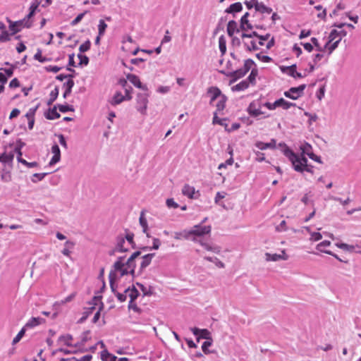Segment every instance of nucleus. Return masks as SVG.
<instances>
[{"mask_svg":"<svg viewBox=\"0 0 361 361\" xmlns=\"http://www.w3.org/2000/svg\"><path fill=\"white\" fill-rule=\"evenodd\" d=\"M277 147L281 150L283 154L288 158L294 171L301 173H304V168L307 166L308 161L306 157L303 156V154H299V153L295 152L283 142H279Z\"/></svg>","mask_w":361,"mask_h":361,"instance_id":"1","label":"nucleus"},{"mask_svg":"<svg viewBox=\"0 0 361 361\" xmlns=\"http://www.w3.org/2000/svg\"><path fill=\"white\" fill-rule=\"evenodd\" d=\"M206 96L210 98L209 104L214 105V102L218 99L215 104L216 111H222L226 108L228 97L222 93L221 90L216 86L209 87L207 90Z\"/></svg>","mask_w":361,"mask_h":361,"instance_id":"2","label":"nucleus"},{"mask_svg":"<svg viewBox=\"0 0 361 361\" xmlns=\"http://www.w3.org/2000/svg\"><path fill=\"white\" fill-rule=\"evenodd\" d=\"M125 258L126 256L118 257L116 261L114 263L112 269L110 271L118 273L120 278L128 275V267L126 266V262H124Z\"/></svg>","mask_w":361,"mask_h":361,"instance_id":"3","label":"nucleus"},{"mask_svg":"<svg viewBox=\"0 0 361 361\" xmlns=\"http://www.w3.org/2000/svg\"><path fill=\"white\" fill-rule=\"evenodd\" d=\"M306 88L305 84H301L298 87H292L283 92V95L290 99L296 100L303 95Z\"/></svg>","mask_w":361,"mask_h":361,"instance_id":"4","label":"nucleus"},{"mask_svg":"<svg viewBox=\"0 0 361 361\" xmlns=\"http://www.w3.org/2000/svg\"><path fill=\"white\" fill-rule=\"evenodd\" d=\"M148 97L147 93H138L136 97V109L140 114L145 115L147 112V104H148Z\"/></svg>","mask_w":361,"mask_h":361,"instance_id":"5","label":"nucleus"},{"mask_svg":"<svg viewBox=\"0 0 361 361\" xmlns=\"http://www.w3.org/2000/svg\"><path fill=\"white\" fill-rule=\"evenodd\" d=\"M141 255L140 250L134 252L126 262V266L128 267V275L135 277L136 262L135 259Z\"/></svg>","mask_w":361,"mask_h":361,"instance_id":"6","label":"nucleus"},{"mask_svg":"<svg viewBox=\"0 0 361 361\" xmlns=\"http://www.w3.org/2000/svg\"><path fill=\"white\" fill-rule=\"evenodd\" d=\"M192 241H196L197 238L204 237L211 233V226H202L201 224L195 225L192 228Z\"/></svg>","mask_w":361,"mask_h":361,"instance_id":"7","label":"nucleus"},{"mask_svg":"<svg viewBox=\"0 0 361 361\" xmlns=\"http://www.w3.org/2000/svg\"><path fill=\"white\" fill-rule=\"evenodd\" d=\"M219 73L231 78L229 82L230 84L236 82L238 80L243 78L246 75V73L241 69V68L231 71L221 70L219 71Z\"/></svg>","mask_w":361,"mask_h":361,"instance_id":"8","label":"nucleus"},{"mask_svg":"<svg viewBox=\"0 0 361 361\" xmlns=\"http://www.w3.org/2000/svg\"><path fill=\"white\" fill-rule=\"evenodd\" d=\"M182 194L190 199H197L200 194L199 190L196 191L193 186L185 184L182 188Z\"/></svg>","mask_w":361,"mask_h":361,"instance_id":"9","label":"nucleus"},{"mask_svg":"<svg viewBox=\"0 0 361 361\" xmlns=\"http://www.w3.org/2000/svg\"><path fill=\"white\" fill-rule=\"evenodd\" d=\"M126 78L137 88L141 89L144 91H148L147 85L142 84L140 80V78L137 75L132 73H128L126 75Z\"/></svg>","mask_w":361,"mask_h":361,"instance_id":"10","label":"nucleus"},{"mask_svg":"<svg viewBox=\"0 0 361 361\" xmlns=\"http://www.w3.org/2000/svg\"><path fill=\"white\" fill-rule=\"evenodd\" d=\"M193 335L195 338H212L211 332L207 329H200L197 327L191 328Z\"/></svg>","mask_w":361,"mask_h":361,"instance_id":"11","label":"nucleus"},{"mask_svg":"<svg viewBox=\"0 0 361 361\" xmlns=\"http://www.w3.org/2000/svg\"><path fill=\"white\" fill-rule=\"evenodd\" d=\"M257 101L254 100L252 102H250L249 106H247V111L251 117L257 118L263 114V111H262L260 109L261 104L258 105L259 108H257Z\"/></svg>","mask_w":361,"mask_h":361,"instance_id":"12","label":"nucleus"},{"mask_svg":"<svg viewBox=\"0 0 361 361\" xmlns=\"http://www.w3.org/2000/svg\"><path fill=\"white\" fill-rule=\"evenodd\" d=\"M7 21L9 23V30L11 31V35H15L19 32L22 27H24V20H20L17 21H12L10 19L7 18Z\"/></svg>","mask_w":361,"mask_h":361,"instance_id":"13","label":"nucleus"},{"mask_svg":"<svg viewBox=\"0 0 361 361\" xmlns=\"http://www.w3.org/2000/svg\"><path fill=\"white\" fill-rule=\"evenodd\" d=\"M154 256L155 253H148L142 257V262L139 269V274H142V271L151 264L152 260Z\"/></svg>","mask_w":361,"mask_h":361,"instance_id":"14","label":"nucleus"},{"mask_svg":"<svg viewBox=\"0 0 361 361\" xmlns=\"http://www.w3.org/2000/svg\"><path fill=\"white\" fill-rule=\"evenodd\" d=\"M255 146L260 150H265L267 149H275L276 147V140L272 138L269 142L257 141L255 142Z\"/></svg>","mask_w":361,"mask_h":361,"instance_id":"15","label":"nucleus"},{"mask_svg":"<svg viewBox=\"0 0 361 361\" xmlns=\"http://www.w3.org/2000/svg\"><path fill=\"white\" fill-rule=\"evenodd\" d=\"M57 105H54L52 108H49L44 114V117L47 120H55L61 117V114L57 111Z\"/></svg>","mask_w":361,"mask_h":361,"instance_id":"16","label":"nucleus"},{"mask_svg":"<svg viewBox=\"0 0 361 361\" xmlns=\"http://www.w3.org/2000/svg\"><path fill=\"white\" fill-rule=\"evenodd\" d=\"M126 242L123 234H119L116 238V250L117 252H126L128 251V248L124 247L123 245Z\"/></svg>","mask_w":361,"mask_h":361,"instance_id":"17","label":"nucleus"},{"mask_svg":"<svg viewBox=\"0 0 361 361\" xmlns=\"http://www.w3.org/2000/svg\"><path fill=\"white\" fill-rule=\"evenodd\" d=\"M119 279H121V278L119 277V276L117 275V273H115L114 271H110V273L109 274V285H110L111 290L114 294H115L118 292L116 290L117 288H118V285L116 283V281Z\"/></svg>","mask_w":361,"mask_h":361,"instance_id":"18","label":"nucleus"},{"mask_svg":"<svg viewBox=\"0 0 361 361\" xmlns=\"http://www.w3.org/2000/svg\"><path fill=\"white\" fill-rule=\"evenodd\" d=\"M243 8V5L240 2H235L231 4L227 8H226L225 13L233 14L235 17V14L241 12Z\"/></svg>","mask_w":361,"mask_h":361,"instance_id":"19","label":"nucleus"},{"mask_svg":"<svg viewBox=\"0 0 361 361\" xmlns=\"http://www.w3.org/2000/svg\"><path fill=\"white\" fill-rule=\"evenodd\" d=\"M145 210L141 211L140 218H139V222H140V225L142 228V232L146 234L147 238H150L151 235L148 233L149 227H148L147 220L145 216Z\"/></svg>","mask_w":361,"mask_h":361,"instance_id":"20","label":"nucleus"},{"mask_svg":"<svg viewBox=\"0 0 361 361\" xmlns=\"http://www.w3.org/2000/svg\"><path fill=\"white\" fill-rule=\"evenodd\" d=\"M240 30H241L240 27H238V23L235 20H231L228 21L226 31L229 37H233L235 32L238 33L240 32Z\"/></svg>","mask_w":361,"mask_h":361,"instance_id":"21","label":"nucleus"},{"mask_svg":"<svg viewBox=\"0 0 361 361\" xmlns=\"http://www.w3.org/2000/svg\"><path fill=\"white\" fill-rule=\"evenodd\" d=\"M37 11H39V10H37V9H35L32 7H29V12L27 14V16L23 19L24 20V27H26V28H30L32 25V21H30V20L31 18H32Z\"/></svg>","mask_w":361,"mask_h":361,"instance_id":"22","label":"nucleus"},{"mask_svg":"<svg viewBox=\"0 0 361 361\" xmlns=\"http://www.w3.org/2000/svg\"><path fill=\"white\" fill-rule=\"evenodd\" d=\"M266 256V260L267 261H271V262H277L279 260H286L288 259V257L286 256L284 251H283V255L279 254H271L267 252L265 254Z\"/></svg>","mask_w":361,"mask_h":361,"instance_id":"23","label":"nucleus"},{"mask_svg":"<svg viewBox=\"0 0 361 361\" xmlns=\"http://www.w3.org/2000/svg\"><path fill=\"white\" fill-rule=\"evenodd\" d=\"M129 293L128 296L130 298V301H135L140 296V292L134 285L129 286L125 290V293Z\"/></svg>","mask_w":361,"mask_h":361,"instance_id":"24","label":"nucleus"},{"mask_svg":"<svg viewBox=\"0 0 361 361\" xmlns=\"http://www.w3.org/2000/svg\"><path fill=\"white\" fill-rule=\"evenodd\" d=\"M75 85L73 79L72 80H67L66 82H65L63 85V88H65V90L63 93V97L64 99H66L72 92V89Z\"/></svg>","mask_w":361,"mask_h":361,"instance_id":"25","label":"nucleus"},{"mask_svg":"<svg viewBox=\"0 0 361 361\" xmlns=\"http://www.w3.org/2000/svg\"><path fill=\"white\" fill-rule=\"evenodd\" d=\"M346 35H347V31L345 30H341L338 31L336 29H333L329 35V38H330V41H334L337 37L338 39L341 38V40L342 38L343 37H345Z\"/></svg>","mask_w":361,"mask_h":361,"instance_id":"26","label":"nucleus"},{"mask_svg":"<svg viewBox=\"0 0 361 361\" xmlns=\"http://www.w3.org/2000/svg\"><path fill=\"white\" fill-rule=\"evenodd\" d=\"M44 322V319L41 317H31L25 324V328L32 329L35 327Z\"/></svg>","mask_w":361,"mask_h":361,"instance_id":"27","label":"nucleus"},{"mask_svg":"<svg viewBox=\"0 0 361 361\" xmlns=\"http://www.w3.org/2000/svg\"><path fill=\"white\" fill-rule=\"evenodd\" d=\"M14 159V154L13 152L6 153V152L0 154V162L6 164H12Z\"/></svg>","mask_w":361,"mask_h":361,"instance_id":"28","label":"nucleus"},{"mask_svg":"<svg viewBox=\"0 0 361 361\" xmlns=\"http://www.w3.org/2000/svg\"><path fill=\"white\" fill-rule=\"evenodd\" d=\"M258 75V69L257 67H253L250 71V73L247 76V78L245 79L247 82H249L251 85H256V78Z\"/></svg>","mask_w":361,"mask_h":361,"instance_id":"29","label":"nucleus"},{"mask_svg":"<svg viewBox=\"0 0 361 361\" xmlns=\"http://www.w3.org/2000/svg\"><path fill=\"white\" fill-rule=\"evenodd\" d=\"M300 149L301 150V152L299 153V154H303V156L305 157H308V154H311L313 152L312 145L305 141L302 144H301V145L300 146Z\"/></svg>","mask_w":361,"mask_h":361,"instance_id":"30","label":"nucleus"},{"mask_svg":"<svg viewBox=\"0 0 361 361\" xmlns=\"http://www.w3.org/2000/svg\"><path fill=\"white\" fill-rule=\"evenodd\" d=\"M125 101V99L123 97V95L121 92H116L111 99L109 101L110 104L113 106H116L121 102Z\"/></svg>","mask_w":361,"mask_h":361,"instance_id":"31","label":"nucleus"},{"mask_svg":"<svg viewBox=\"0 0 361 361\" xmlns=\"http://www.w3.org/2000/svg\"><path fill=\"white\" fill-rule=\"evenodd\" d=\"M250 86V84L248 82H247L245 80H243L242 81H240L239 83H238L237 85L233 86L231 87V90L233 92H240V91H243L246 89H247Z\"/></svg>","mask_w":361,"mask_h":361,"instance_id":"32","label":"nucleus"},{"mask_svg":"<svg viewBox=\"0 0 361 361\" xmlns=\"http://www.w3.org/2000/svg\"><path fill=\"white\" fill-rule=\"evenodd\" d=\"M226 20H227L226 16H222L219 18L218 23L213 31V37H215L219 33V32L224 30V23Z\"/></svg>","mask_w":361,"mask_h":361,"instance_id":"33","label":"nucleus"},{"mask_svg":"<svg viewBox=\"0 0 361 361\" xmlns=\"http://www.w3.org/2000/svg\"><path fill=\"white\" fill-rule=\"evenodd\" d=\"M256 67L255 62L252 59H247L244 61V65L241 69L247 74L252 68Z\"/></svg>","mask_w":361,"mask_h":361,"instance_id":"34","label":"nucleus"},{"mask_svg":"<svg viewBox=\"0 0 361 361\" xmlns=\"http://www.w3.org/2000/svg\"><path fill=\"white\" fill-rule=\"evenodd\" d=\"M59 94V87L58 86H56L55 88L51 91L49 94V99L47 101V105L50 106L51 105L56 99L58 98Z\"/></svg>","mask_w":361,"mask_h":361,"instance_id":"35","label":"nucleus"},{"mask_svg":"<svg viewBox=\"0 0 361 361\" xmlns=\"http://www.w3.org/2000/svg\"><path fill=\"white\" fill-rule=\"evenodd\" d=\"M272 8L266 6L264 3L260 2L259 4H257L256 6V12H259L260 13H267L270 14L272 13Z\"/></svg>","mask_w":361,"mask_h":361,"instance_id":"36","label":"nucleus"},{"mask_svg":"<svg viewBox=\"0 0 361 361\" xmlns=\"http://www.w3.org/2000/svg\"><path fill=\"white\" fill-rule=\"evenodd\" d=\"M219 48L221 56L225 55L226 53V39L224 35L219 38Z\"/></svg>","mask_w":361,"mask_h":361,"instance_id":"37","label":"nucleus"},{"mask_svg":"<svg viewBox=\"0 0 361 361\" xmlns=\"http://www.w3.org/2000/svg\"><path fill=\"white\" fill-rule=\"evenodd\" d=\"M281 70L283 73H287L289 76L293 77L295 76L294 74L295 71H297V66L296 64H293L291 66H282L281 68Z\"/></svg>","mask_w":361,"mask_h":361,"instance_id":"38","label":"nucleus"},{"mask_svg":"<svg viewBox=\"0 0 361 361\" xmlns=\"http://www.w3.org/2000/svg\"><path fill=\"white\" fill-rule=\"evenodd\" d=\"M254 28V25L249 21L248 19L240 20V29L242 31H247Z\"/></svg>","mask_w":361,"mask_h":361,"instance_id":"39","label":"nucleus"},{"mask_svg":"<svg viewBox=\"0 0 361 361\" xmlns=\"http://www.w3.org/2000/svg\"><path fill=\"white\" fill-rule=\"evenodd\" d=\"M25 146V143L20 138L16 140V145L13 149V154H23L22 149Z\"/></svg>","mask_w":361,"mask_h":361,"instance_id":"40","label":"nucleus"},{"mask_svg":"<svg viewBox=\"0 0 361 361\" xmlns=\"http://www.w3.org/2000/svg\"><path fill=\"white\" fill-rule=\"evenodd\" d=\"M75 54H71L68 55V63L66 66V70L70 72H73L74 74H76L75 71L72 68V67H76V63L74 60Z\"/></svg>","mask_w":361,"mask_h":361,"instance_id":"41","label":"nucleus"},{"mask_svg":"<svg viewBox=\"0 0 361 361\" xmlns=\"http://www.w3.org/2000/svg\"><path fill=\"white\" fill-rule=\"evenodd\" d=\"M124 238L133 248H135L136 244L134 241V233L126 230V235H123Z\"/></svg>","mask_w":361,"mask_h":361,"instance_id":"42","label":"nucleus"},{"mask_svg":"<svg viewBox=\"0 0 361 361\" xmlns=\"http://www.w3.org/2000/svg\"><path fill=\"white\" fill-rule=\"evenodd\" d=\"M57 107L60 112L63 114H66L68 111H74V107L73 105L68 104H56Z\"/></svg>","mask_w":361,"mask_h":361,"instance_id":"43","label":"nucleus"},{"mask_svg":"<svg viewBox=\"0 0 361 361\" xmlns=\"http://www.w3.org/2000/svg\"><path fill=\"white\" fill-rule=\"evenodd\" d=\"M42 51L41 49H37V52L34 55V59L38 61L40 63H44L51 60L50 58L42 56Z\"/></svg>","mask_w":361,"mask_h":361,"instance_id":"44","label":"nucleus"},{"mask_svg":"<svg viewBox=\"0 0 361 361\" xmlns=\"http://www.w3.org/2000/svg\"><path fill=\"white\" fill-rule=\"evenodd\" d=\"M78 58L79 59L78 66H87L89 64L90 59L87 56L83 54H78Z\"/></svg>","mask_w":361,"mask_h":361,"instance_id":"45","label":"nucleus"},{"mask_svg":"<svg viewBox=\"0 0 361 361\" xmlns=\"http://www.w3.org/2000/svg\"><path fill=\"white\" fill-rule=\"evenodd\" d=\"M335 245L340 249H342L343 250L348 251L350 252H353L354 249H355V247L353 245H348V244H346L345 243H342V242L336 243L335 244Z\"/></svg>","mask_w":361,"mask_h":361,"instance_id":"46","label":"nucleus"},{"mask_svg":"<svg viewBox=\"0 0 361 361\" xmlns=\"http://www.w3.org/2000/svg\"><path fill=\"white\" fill-rule=\"evenodd\" d=\"M204 259L208 261L214 263L219 268H224V264L216 257H204Z\"/></svg>","mask_w":361,"mask_h":361,"instance_id":"47","label":"nucleus"},{"mask_svg":"<svg viewBox=\"0 0 361 361\" xmlns=\"http://www.w3.org/2000/svg\"><path fill=\"white\" fill-rule=\"evenodd\" d=\"M330 245H331V242L329 240H323L322 242L319 243V244H317L316 246V249H317V250L324 253V251H329V250H325L324 248L326 247L330 246Z\"/></svg>","mask_w":361,"mask_h":361,"instance_id":"48","label":"nucleus"},{"mask_svg":"<svg viewBox=\"0 0 361 361\" xmlns=\"http://www.w3.org/2000/svg\"><path fill=\"white\" fill-rule=\"evenodd\" d=\"M49 173H35L32 175L31 178V180L32 183H37L38 181L42 180Z\"/></svg>","mask_w":361,"mask_h":361,"instance_id":"49","label":"nucleus"},{"mask_svg":"<svg viewBox=\"0 0 361 361\" xmlns=\"http://www.w3.org/2000/svg\"><path fill=\"white\" fill-rule=\"evenodd\" d=\"M91 48V42L90 39H87L85 42L80 44L79 47V54H83L89 51Z\"/></svg>","mask_w":361,"mask_h":361,"instance_id":"50","label":"nucleus"},{"mask_svg":"<svg viewBox=\"0 0 361 361\" xmlns=\"http://www.w3.org/2000/svg\"><path fill=\"white\" fill-rule=\"evenodd\" d=\"M17 68V65L13 64L11 65L10 68H1L0 70L4 71V75H6L7 78H9L13 76L14 70Z\"/></svg>","mask_w":361,"mask_h":361,"instance_id":"51","label":"nucleus"},{"mask_svg":"<svg viewBox=\"0 0 361 361\" xmlns=\"http://www.w3.org/2000/svg\"><path fill=\"white\" fill-rule=\"evenodd\" d=\"M107 27V24L102 19L99 20L98 25V33L99 35H104Z\"/></svg>","mask_w":361,"mask_h":361,"instance_id":"52","label":"nucleus"},{"mask_svg":"<svg viewBox=\"0 0 361 361\" xmlns=\"http://www.w3.org/2000/svg\"><path fill=\"white\" fill-rule=\"evenodd\" d=\"M219 111H216V110L213 114L212 123L214 125L218 124L220 126H223V121H226L227 118H220L218 116V113Z\"/></svg>","mask_w":361,"mask_h":361,"instance_id":"53","label":"nucleus"},{"mask_svg":"<svg viewBox=\"0 0 361 361\" xmlns=\"http://www.w3.org/2000/svg\"><path fill=\"white\" fill-rule=\"evenodd\" d=\"M39 106H40V104L38 103L35 107L30 108L28 110V111L26 113L25 117L27 118H35V113H36L37 110L38 109V108L39 107Z\"/></svg>","mask_w":361,"mask_h":361,"instance_id":"54","label":"nucleus"},{"mask_svg":"<svg viewBox=\"0 0 361 361\" xmlns=\"http://www.w3.org/2000/svg\"><path fill=\"white\" fill-rule=\"evenodd\" d=\"M260 2L258 1V0H250V1H245L244 4L245 5L246 8L248 10L252 9V8H255V10L256 11V6L257 4H259Z\"/></svg>","mask_w":361,"mask_h":361,"instance_id":"55","label":"nucleus"},{"mask_svg":"<svg viewBox=\"0 0 361 361\" xmlns=\"http://www.w3.org/2000/svg\"><path fill=\"white\" fill-rule=\"evenodd\" d=\"M255 56L264 63H271L273 59L271 57L267 55H262L261 53H257L255 54Z\"/></svg>","mask_w":361,"mask_h":361,"instance_id":"56","label":"nucleus"},{"mask_svg":"<svg viewBox=\"0 0 361 361\" xmlns=\"http://www.w3.org/2000/svg\"><path fill=\"white\" fill-rule=\"evenodd\" d=\"M87 13V11H84L83 13H79L71 22V26H75L78 25L84 18L85 15Z\"/></svg>","mask_w":361,"mask_h":361,"instance_id":"57","label":"nucleus"},{"mask_svg":"<svg viewBox=\"0 0 361 361\" xmlns=\"http://www.w3.org/2000/svg\"><path fill=\"white\" fill-rule=\"evenodd\" d=\"M1 180L6 183L10 182L11 180V173L9 171L3 169L1 173Z\"/></svg>","mask_w":361,"mask_h":361,"instance_id":"58","label":"nucleus"},{"mask_svg":"<svg viewBox=\"0 0 361 361\" xmlns=\"http://www.w3.org/2000/svg\"><path fill=\"white\" fill-rule=\"evenodd\" d=\"M325 92V85H321L316 92L317 98L319 100H322L324 97Z\"/></svg>","mask_w":361,"mask_h":361,"instance_id":"59","label":"nucleus"},{"mask_svg":"<svg viewBox=\"0 0 361 361\" xmlns=\"http://www.w3.org/2000/svg\"><path fill=\"white\" fill-rule=\"evenodd\" d=\"M11 33H9L7 30L1 32L0 34V42H6L11 40Z\"/></svg>","mask_w":361,"mask_h":361,"instance_id":"60","label":"nucleus"},{"mask_svg":"<svg viewBox=\"0 0 361 361\" xmlns=\"http://www.w3.org/2000/svg\"><path fill=\"white\" fill-rule=\"evenodd\" d=\"M75 74L61 73V74L56 75V79L59 81H63L65 79L72 80V79H73V78H75Z\"/></svg>","mask_w":361,"mask_h":361,"instance_id":"61","label":"nucleus"},{"mask_svg":"<svg viewBox=\"0 0 361 361\" xmlns=\"http://www.w3.org/2000/svg\"><path fill=\"white\" fill-rule=\"evenodd\" d=\"M182 236H183V239L192 240V238H193L192 229H190V230L185 229V230L182 231Z\"/></svg>","mask_w":361,"mask_h":361,"instance_id":"62","label":"nucleus"},{"mask_svg":"<svg viewBox=\"0 0 361 361\" xmlns=\"http://www.w3.org/2000/svg\"><path fill=\"white\" fill-rule=\"evenodd\" d=\"M278 102V107H281L282 109L287 110L288 109V101L286 100L283 98H279L277 99Z\"/></svg>","mask_w":361,"mask_h":361,"instance_id":"63","label":"nucleus"},{"mask_svg":"<svg viewBox=\"0 0 361 361\" xmlns=\"http://www.w3.org/2000/svg\"><path fill=\"white\" fill-rule=\"evenodd\" d=\"M92 358V356L90 354L85 355L84 356H82L79 358H75L73 357L72 359H70L69 361H90Z\"/></svg>","mask_w":361,"mask_h":361,"instance_id":"64","label":"nucleus"}]
</instances>
